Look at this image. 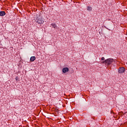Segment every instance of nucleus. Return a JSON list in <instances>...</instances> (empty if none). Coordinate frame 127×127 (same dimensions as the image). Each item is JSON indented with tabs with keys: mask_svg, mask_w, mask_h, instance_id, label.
I'll list each match as a JSON object with an SVG mask.
<instances>
[{
	"mask_svg": "<svg viewBox=\"0 0 127 127\" xmlns=\"http://www.w3.org/2000/svg\"><path fill=\"white\" fill-rule=\"evenodd\" d=\"M114 62V59H108L102 62V63L103 64H105L107 66H109V65H111L112 63Z\"/></svg>",
	"mask_w": 127,
	"mask_h": 127,
	"instance_id": "1",
	"label": "nucleus"
},
{
	"mask_svg": "<svg viewBox=\"0 0 127 127\" xmlns=\"http://www.w3.org/2000/svg\"><path fill=\"white\" fill-rule=\"evenodd\" d=\"M35 21L39 24H43L44 23V19L41 16L37 17Z\"/></svg>",
	"mask_w": 127,
	"mask_h": 127,
	"instance_id": "2",
	"label": "nucleus"
},
{
	"mask_svg": "<svg viewBox=\"0 0 127 127\" xmlns=\"http://www.w3.org/2000/svg\"><path fill=\"white\" fill-rule=\"evenodd\" d=\"M125 72H126V69L124 67H120L118 68V73L120 74H123V73H125Z\"/></svg>",
	"mask_w": 127,
	"mask_h": 127,
	"instance_id": "3",
	"label": "nucleus"
},
{
	"mask_svg": "<svg viewBox=\"0 0 127 127\" xmlns=\"http://www.w3.org/2000/svg\"><path fill=\"white\" fill-rule=\"evenodd\" d=\"M69 72V68L68 67H64L63 69V72L64 73Z\"/></svg>",
	"mask_w": 127,
	"mask_h": 127,
	"instance_id": "4",
	"label": "nucleus"
},
{
	"mask_svg": "<svg viewBox=\"0 0 127 127\" xmlns=\"http://www.w3.org/2000/svg\"><path fill=\"white\" fill-rule=\"evenodd\" d=\"M36 59V57L35 56H32L30 58V61L31 62H33Z\"/></svg>",
	"mask_w": 127,
	"mask_h": 127,
	"instance_id": "5",
	"label": "nucleus"
},
{
	"mask_svg": "<svg viewBox=\"0 0 127 127\" xmlns=\"http://www.w3.org/2000/svg\"><path fill=\"white\" fill-rule=\"evenodd\" d=\"M5 11H0V16H4V15H5Z\"/></svg>",
	"mask_w": 127,
	"mask_h": 127,
	"instance_id": "6",
	"label": "nucleus"
},
{
	"mask_svg": "<svg viewBox=\"0 0 127 127\" xmlns=\"http://www.w3.org/2000/svg\"><path fill=\"white\" fill-rule=\"evenodd\" d=\"M51 25L52 26V27H53L54 28H57V25H56V24L55 23H52L51 24Z\"/></svg>",
	"mask_w": 127,
	"mask_h": 127,
	"instance_id": "7",
	"label": "nucleus"
},
{
	"mask_svg": "<svg viewBox=\"0 0 127 127\" xmlns=\"http://www.w3.org/2000/svg\"><path fill=\"white\" fill-rule=\"evenodd\" d=\"M92 9V7L90 6H87V10H89L90 11H91Z\"/></svg>",
	"mask_w": 127,
	"mask_h": 127,
	"instance_id": "8",
	"label": "nucleus"
},
{
	"mask_svg": "<svg viewBox=\"0 0 127 127\" xmlns=\"http://www.w3.org/2000/svg\"><path fill=\"white\" fill-rule=\"evenodd\" d=\"M101 60L103 61V60H105V58L104 57H102L101 58Z\"/></svg>",
	"mask_w": 127,
	"mask_h": 127,
	"instance_id": "9",
	"label": "nucleus"
},
{
	"mask_svg": "<svg viewBox=\"0 0 127 127\" xmlns=\"http://www.w3.org/2000/svg\"><path fill=\"white\" fill-rule=\"evenodd\" d=\"M15 80H16V81H17V80H18V78L17 77H16L15 78Z\"/></svg>",
	"mask_w": 127,
	"mask_h": 127,
	"instance_id": "10",
	"label": "nucleus"
}]
</instances>
